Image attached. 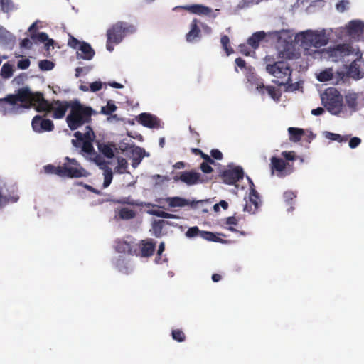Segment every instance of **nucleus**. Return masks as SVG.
<instances>
[{
    "mask_svg": "<svg viewBox=\"0 0 364 364\" xmlns=\"http://www.w3.org/2000/svg\"><path fill=\"white\" fill-rule=\"evenodd\" d=\"M91 67H83V68H77L76 71V77H79L81 73L87 74L91 70Z\"/></svg>",
    "mask_w": 364,
    "mask_h": 364,
    "instance_id": "53",
    "label": "nucleus"
},
{
    "mask_svg": "<svg viewBox=\"0 0 364 364\" xmlns=\"http://www.w3.org/2000/svg\"><path fill=\"white\" fill-rule=\"evenodd\" d=\"M333 70L331 68H327L317 74V79L320 82H327L332 80Z\"/></svg>",
    "mask_w": 364,
    "mask_h": 364,
    "instance_id": "35",
    "label": "nucleus"
},
{
    "mask_svg": "<svg viewBox=\"0 0 364 364\" xmlns=\"http://www.w3.org/2000/svg\"><path fill=\"white\" fill-rule=\"evenodd\" d=\"M137 246L136 255L144 257L151 256L155 249V243L151 240H141Z\"/></svg>",
    "mask_w": 364,
    "mask_h": 364,
    "instance_id": "22",
    "label": "nucleus"
},
{
    "mask_svg": "<svg viewBox=\"0 0 364 364\" xmlns=\"http://www.w3.org/2000/svg\"><path fill=\"white\" fill-rule=\"evenodd\" d=\"M139 122L144 127L149 128L159 127V119L154 115L148 113H142L139 117Z\"/></svg>",
    "mask_w": 364,
    "mask_h": 364,
    "instance_id": "23",
    "label": "nucleus"
},
{
    "mask_svg": "<svg viewBox=\"0 0 364 364\" xmlns=\"http://www.w3.org/2000/svg\"><path fill=\"white\" fill-rule=\"evenodd\" d=\"M200 38V29L198 26V20L194 18L190 24V31L186 36L189 43H193Z\"/></svg>",
    "mask_w": 364,
    "mask_h": 364,
    "instance_id": "25",
    "label": "nucleus"
},
{
    "mask_svg": "<svg viewBox=\"0 0 364 364\" xmlns=\"http://www.w3.org/2000/svg\"><path fill=\"white\" fill-rule=\"evenodd\" d=\"M38 66L42 70H51L54 68V63L48 60H43L38 63Z\"/></svg>",
    "mask_w": 364,
    "mask_h": 364,
    "instance_id": "42",
    "label": "nucleus"
},
{
    "mask_svg": "<svg viewBox=\"0 0 364 364\" xmlns=\"http://www.w3.org/2000/svg\"><path fill=\"white\" fill-rule=\"evenodd\" d=\"M201 170L205 173H209L213 171L212 167L207 163L203 162L200 165Z\"/></svg>",
    "mask_w": 364,
    "mask_h": 364,
    "instance_id": "56",
    "label": "nucleus"
},
{
    "mask_svg": "<svg viewBox=\"0 0 364 364\" xmlns=\"http://www.w3.org/2000/svg\"><path fill=\"white\" fill-rule=\"evenodd\" d=\"M36 94L28 89L23 88L15 94H10L4 98H0V112L3 115L17 114L23 108L29 106L34 107Z\"/></svg>",
    "mask_w": 364,
    "mask_h": 364,
    "instance_id": "3",
    "label": "nucleus"
},
{
    "mask_svg": "<svg viewBox=\"0 0 364 364\" xmlns=\"http://www.w3.org/2000/svg\"><path fill=\"white\" fill-rule=\"evenodd\" d=\"M11 38V34L9 31H6L4 27L0 25V42H4L9 40Z\"/></svg>",
    "mask_w": 364,
    "mask_h": 364,
    "instance_id": "45",
    "label": "nucleus"
},
{
    "mask_svg": "<svg viewBox=\"0 0 364 364\" xmlns=\"http://www.w3.org/2000/svg\"><path fill=\"white\" fill-rule=\"evenodd\" d=\"M223 177L225 183L234 184L240 178H242L243 171L240 167L229 168L224 171Z\"/></svg>",
    "mask_w": 364,
    "mask_h": 364,
    "instance_id": "20",
    "label": "nucleus"
},
{
    "mask_svg": "<svg viewBox=\"0 0 364 364\" xmlns=\"http://www.w3.org/2000/svg\"><path fill=\"white\" fill-rule=\"evenodd\" d=\"M362 53L360 56L357 58V55H351L350 58L348 59L347 61L352 60V63L349 67V75L351 77L358 80L364 75V67L361 66Z\"/></svg>",
    "mask_w": 364,
    "mask_h": 364,
    "instance_id": "16",
    "label": "nucleus"
},
{
    "mask_svg": "<svg viewBox=\"0 0 364 364\" xmlns=\"http://www.w3.org/2000/svg\"><path fill=\"white\" fill-rule=\"evenodd\" d=\"M327 58L333 62L345 60L346 58H350L351 55L360 56V51L358 48H354L349 44H338L337 46L328 47L321 50H314V58L318 56Z\"/></svg>",
    "mask_w": 364,
    "mask_h": 364,
    "instance_id": "5",
    "label": "nucleus"
},
{
    "mask_svg": "<svg viewBox=\"0 0 364 364\" xmlns=\"http://www.w3.org/2000/svg\"><path fill=\"white\" fill-rule=\"evenodd\" d=\"M335 33L340 39L347 36L358 41H364V21L352 20L345 26L337 28Z\"/></svg>",
    "mask_w": 364,
    "mask_h": 364,
    "instance_id": "8",
    "label": "nucleus"
},
{
    "mask_svg": "<svg viewBox=\"0 0 364 364\" xmlns=\"http://www.w3.org/2000/svg\"><path fill=\"white\" fill-rule=\"evenodd\" d=\"M247 179L250 185V188L248 196L244 198L245 204L243 210L250 214H255L259 208L260 200L257 193L252 187V182L249 178H247Z\"/></svg>",
    "mask_w": 364,
    "mask_h": 364,
    "instance_id": "14",
    "label": "nucleus"
},
{
    "mask_svg": "<svg viewBox=\"0 0 364 364\" xmlns=\"http://www.w3.org/2000/svg\"><path fill=\"white\" fill-rule=\"evenodd\" d=\"M181 8L189 11L191 14L207 16L210 18H215L218 16V10H213L211 8L203 4H192L181 6Z\"/></svg>",
    "mask_w": 364,
    "mask_h": 364,
    "instance_id": "15",
    "label": "nucleus"
},
{
    "mask_svg": "<svg viewBox=\"0 0 364 364\" xmlns=\"http://www.w3.org/2000/svg\"><path fill=\"white\" fill-rule=\"evenodd\" d=\"M200 236L206 240L214 242L218 241V237L210 232L201 231L200 232Z\"/></svg>",
    "mask_w": 364,
    "mask_h": 364,
    "instance_id": "44",
    "label": "nucleus"
},
{
    "mask_svg": "<svg viewBox=\"0 0 364 364\" xmlns=\"http://www.w3.org/2000/svg\"><path fill=\"white\" fill-rule=\"evenodd\" d=\"M289 139L294 142L300 141L304 134V131L300 128L289 127L288 129Z\"/></svg>",
    "mask_w": 364,
    "mask_h": 364,
    "instance_id": "32",
    "label": "nucleus"
},
{
    "mask_svg": "<svg viewBox=\"0 0 364 364\" xmlns=\"http://www.w3.org/2000/svg\"><path fill=\"white\" fill-rule=\"evenodd\" d=\"M201 231L199 230L198 228L196 226L190 228L187 232H186V236L187 237L191 238L200 235Z\"/></svg>",
    "mask_w": 364,
    "mask_h": 364,
    "instance_id": "47",
    "label": "nucleus"
},
{
    "mask_svg": "<svg viewBox=\"0 0 364 364\" xmlns=\"http://www.w3.org/2000/svg\"><path fill=\"white\" fill-rule=\"evenodd\" d=\"M34 108L38 112H46L52 113L55 119H60L65 114L68 107L70 111L66 121L68 127L74 130L88 122L92 114L95 112L90 107H87L78 101L67 102L54 101L49 103L44 100L43 95L36 93L34 95Z\"/></svg>",
    "mask_w": 364,
    "mask_h": 364,
    "instance_id": "1",
    "label": "nucleus"
},
{
    "mask_svg": "<svg viewBox=\"0 0 364 364\" xmlns=\"http://www.w3.org/2000/svg\"><path fill=\"white\" fill-rule=\"evenodd\" d=\"M145 151L140 147H134L132 149L133 162L132 166L136 168L144 156Z\"/></svg>",
    "mask_w": 364,
    "mask_h": 364,
    "instance_id": "31",
    "label": "nucleus"
},
{
    "mask_svg": "<svg viewBox=\"0 0 364 364\" xmlns=\"http://www.w3.org/2000/svg\"><path fill=\"white\" fill-rule=\"evenodd\" d=\"M240 53L249 55H250V51L248 50L247 46L246 45H240Z\"/></svg>",
    "mask_w": 364,
    "mask_h": 364,
    "instance_id": "62",
    "label": "nucleus"
},
{
    "mask_svg": "<svg viewBox=\"0 0 364 364\" xmlns=\"http://www.w3.org/2000/svg\"><path fill=\"white\" fill-rule=\"evenodd\" d=\"M30 65V60L28 58H22L18 60L17 66L19 69L26 70Z\"/></svg>",
    "mask_w": 364,
    "mask_h": 364,
    "instance_id": "50",
    "label": "nucleus"
},
{
    "mask_svg": "<svg viewBox=\"0 0 364 364\" xmlns=\"http://www.w3.org/2000/svg\"><path fill=\"white\" fill-rule=\"evenodd\" d=\"M284 197L286 200H291L295 197V195L293 192H286L284 193Z\"/></svg>",
    "mask_w": 364,
    "mask_h": 364,
    "instance_id": "64",
    "label": "nucleus"
},
{
    "mask_svg": "<svg viewBox=\"0 0 364 364\" xmlns=\"http://www.w3.org/2000/svg\"><path fill=\"white\" fill-rule=\"evenodd\" d=\"M129 249V245L127 242H119L116 246V250L119 252H126Z\"/></svg>",
    "mask_w": 364,
    "mask_h": 364,
    "instance_id": "54",
    "label": "nucleus"
},
{
    "mask_svg": "<svg viewBox=\"0 0 364 364\" xmlns=\"http://www.w3.org/2000/svg\"><path fill=\"white\" fill-rule=\"evenodd\" d=\"M266 34L264 31H258L255 33L247 40L248 45L253 49H256L259 46V42L265 37Z\"/></svg>",
    "mask_w": 364,
    "mask_h": 364,
    "instance_id": "29",
    "label": "nucleus"
},
{
    "mask_svg": "<svg viewBox=\"0 0 364 364\" xmlns=\"http://www.w3.org/2000/svg\"><path fill=\"white\" fill-rule=\"evenodd\" d=\"M117 164L114 167V171L118 173H124L127 172L128 168L127 161L122 157H117Z\"/></svg>",
    "mask_w": 364,
    "mask_h": 364,
    "instance_id": "34",
    "label": "nucleus"
},
{
    "mask_svg": "<svg viewBox=\"0 0 364 364\" xmlns=\"http://www.w3.org/2000/svg\"><path fill=\"white\" fill-rule=\"evenodd\" d=\"M358 95L355 92H349L346 95V102L348 106L355 109L358 105Z\"/></svg>",
    "mask_w": 364,
    "mask_h": 364,
    "instance_id": "33",
    "label": "nucleus"
},
{
    "mask_svg": "<svg viewBox=\"0 0 364 364\" xmlns=\"http://www.w3.org/2000/svg\"><path fill=\"white\" fill-rule=\"evenodd\" d=\"M211 156L218 160H220L223 157V154L219 150H212Z\"/></svg>",
    "mask_w": 364,
    "mask_h": 364,
    "instance_id": "58",
    "label": "nucleus"
},
{
    "mask_svg": "<svg viewBox=\"0 0 364 364\" xmlns=\"http://www.w3.org/2000/svg\"><path fill=\"white\" fill-rule=\"evenodd\" d=\"M322 105L332 114L337 115L342 111L343 97L334 87H329L321 95Z\"/></svg>",
    "mask_w": 364,
    "mask_h": 364,
    "instance_id": "7",
    "label": "nucleus"
},
{
    "mask_svg": "<svg viewBox=\"0 0 364 364\" xmlns=\"http://www.w3.org/2000/svg\"><path fill=\"white\" fill-rule=\"evenodd\" d=\"M237 223V220L235 217H228L226 219V225H236Z\"/></svg>",
    "mask_w": 364,
    "mask_h": 364,
    "instance_id": "59",
    "label": "nucleus"
},
{
    "mask_svg": "<svg viewBox=\"0 0 364 364\" xmlns=\"http://www.w3.org/2000/svg\"><path fill=\"white\" fill-rule=\"evenodd\" d=\"M99 151L106 157L111 159L114 156L117 148L111 144L100 143L98 144Z\"/></svg>",
    "mask_w": 364,
    "mask_h": 364,
    "instance_id": "28",
    "label": "nucleus"
},
{
    "mask_svg": "<svg viewBox=\"0 0 364 364\" xmlns=\"http://www.w3.org/2000/svg\"><path fill=\"white\" fill-rule=\"evenodd\" d=\"M115 264L117 268L124 274H128L133 269V266L129 263V262L124 255H120L116 260Z\"/></svg>",
    "mask_w": 364,
    "mask_h": 364,
    "instance_id": "27",
    "label": "nucleus"
},
{
    "mask_svg": "<svg viewBox=\"0 0 364 364\" xmlns=\"http://www.w3.org/2000/svg\"><path fill=\"white\" fill-rule=\"evenodd\" d=\"M323 136L326 139L331 141H337L339 142L347 141V136H341L338 134H335L327 131L323 132Z\"/></svg>",
    "mask_w": 364,
    "mask_h": 364,
    "instance_id": "38",
    "label": "nucleus"
},
{
    "mask_svg": "<svg viewBox=\"0 0 364 364\" xmlns=\"http://www.w3.org/2000/svg\"><path fill=\"white\" fill-rule=\"evenodd\" d=\"M104 83L101 81H95L90 84V91L95 92L102 88Z\"/></svg>",
    "mask_w": 364,
    "mask_h": 364,
    "instance_id": "49",
    "label": "nucleus"
},
{
    "mask_svg": "<svg viewBox=\"0 0 364 364\" xmlns=\"http://www.w3.org/2000/svg\"><path fill=\"white\" fill-rule=\"evenodd\" d=\"M172 337L174 340L179 342H182L185 338L184 333L178 329L172 331Z\"/></svg>",
    "mask_w": 364,
    "mask_h": 364,
    "instance_id": "48",
    "label": "nucleus"
},
{
    "mask_svg": "<svg viewBox=\"0 0 364 364\" xmlns=\"http://www.w3.org/2000/svg\"><path fill=\"white\" fill-rule=\"evenodd\" d=\"M281 154L288 161H294L296 159V155L294 151H282Z\"/></svg>",
    "mask_w": 364,
    "mask_h": 364,
    "instance_id": "51",
    "label": "nucleus"
},
{
    "mask_svg": "<svg viewBox=\"0 0 364 364\" xmlns=\"http://www.w3.org/2000/svg\"><path fill=\"white\" fill-rule=\"evenodd\" d=\"M180 180L188 186L194 185L200 181V174L196 172H183Z\"/></svg>",
    "mask_w": 364,
    "mask_h": 364,
    "instance_id": "26",
    "label": "nucleus"
},
{
    "mask_svg": "<svg viewBox=\"0 0 364 364\" xmlns=\"http://www.w3.org/2000/svg\"><path fill=\"white\" fill-rule=\"evenodd\" d=\"M119 22L115 23L111 28L107 31V38L109 41H113L114 43H119L124 37L122 29H119Z\"/></svg>",
    "mask_w": 364,
    "mask_h": 364,
    "instance_id": "24",
    "label": "nucleus"
},
{
    "mask_svg": "<svg viewBox=\"0 0 364 364\" xmlns=\"http://www.w3.org/2000/svg\"><path fill=\"white\" fill-rule=\"evenodd\" d=\"M117 109L114 102L112 100L107 102L106 106L102 107L101 112L105 114H110Z\"/></svg>",
    "mask_w": 364,
    "mask_h": 364,
    "instance_id": "41",
    "label": "nucleus"
},
{
    "mask_svg": "<svg viewBox=\"0 0 364 364\" xmlns=\"http://www.w3.org/2000/svg\"><path fill=\"white\" fill-rule=\"evenodd\" d=\"M19 199L18 191L16 186H8L6 181L0 178V208L9 203H16Z\"/></svg>",
    "mask_w": 364,
    "mask_h": 364,
    "instance_id": "10",
    "label": "nucleus"
},
{
    "mask_svg": "<svg viewBox=\"0 0 364 364\" xmlns=\"http://www.w3.org/2000/svg\"><path fill=\"white\" fill-rule=\"evenodd\" d=\"M272 37L277 38L279 43H284V48L281 51L284 57H290L291 49V41L294 35L291 30L282 29L272 33Z\"/></svg>",
    "mask_w": 364,
    "mask_h": 364,
    "instance_id": "12",
    "label": "nucleus"
},
{
    "mask_svg": "<svg viewBox=\"0 0 364 364\" xmlns=\"http://www.w3.org/2000/svg\"><path fill=\"white\" fill-rule=\"evenodd\" d=\"M270 168L272 175H276L278 177H284L292 173V168L289 163L276 156L271 158Z\"/></svg>",
    "mask_w": 364,
    "mask_h": 364,
    "instance_id": "13",
    "label": "nucleus"
},
{
    "mask_svg": "<svg viewBox=\"0 0 364 364\" xmlns=\"http://www.w3.org/2000/svg\"><path fill=\"white\" fill-rule=\"evenodd\" d=\"M31 124L33 131L38 133L50 132L53 129V124L50 119H44L38 115L33 117Z\"/></svg>",
    "mask_w": 364,
    "mask_h": 364,
    "instance_id": "18",
    "label": "nucleus"
},
{
    "mask_svg": "<svg viewBox=\"0 0 364 364\" xmlns=\"http://www.w3.org/2000/svg\"><path fill=\"white\" fill-rule=\"evenodd\" d=\"M44 171L48 174H55L62 176V166H54L51 164L46 165L43 167Z\"/></svg>",
    "mask_w": 364,
    "mask_h": 364,
    "instance_id": "39",
    "label": "nucleus"
},
{
    "mask_svg": "<svg viewBox=\"0 0 364 364\" xmlns=\"http://www.w3.org/2000/svg\"><path fill=\"white\" fill-rule=\"evenodd\" d=\"M162 221L154 222L152 226V233L156 237H160L162 231Z\"/></svg>",
    "mask_w": 364,
    "mask_h": 364,
    "instance_id": "43",
    "label": "nucleus"
},
{
    "mask_svg": "<svg viewBox=\"0 0 364 364\" xmlns=\"http://www.w3.org/2000/svg\"><path fill=\"white\" fill-rule=\"evenodd\" d=\"M294 40L309 54L314 55V50L311 48L318 50L320 48L326 46L329 41V34L324 28L307 29L297 33Z\"/></svg>",
    "mask_w": 364,
    "mask_h": 364,
    "instance_id": "4",
    "label": "nucleus"
},
{
    "mask_svg": "<svg viewBox=\"0 0 364 364\" xmlns=\"http://www.w3.org/2000/svg\"><path fill=\"white\" fill-rule=\"evenodd\" d=\"M38 21L34 22L28 28V31L31 33V38L33 41L46 43V48L48 50H50V47L53 48V41L49 39L46 33H36L38 29Z\"/></svg>",
    "mask_w": 364,
    "mask_h": 364,
    "instance_id": "17",
    "label": "nucleus"
},
{
    "mask_svg": "<svg viewBox=\"0 0 364 364\" xmlns=\"http://www.w3.org/2000/svg\"><path fill=\"white\" fill-rule=\"evenodd\" d=\"M0 9L3 12L8 13L14 9V4L11 0H0Z\"/></svg>",
    "mask_w": 364,
    "mask_h": 364,
    "instance_id": "40",
    "label": "nucleus"
},
{
    "mask_svg": "<svg viewBox=\"0 0 364 364\" xmlns=\"http://www.w3.org/2000/svg\"><path fill=\"white\" fill-rule=\"evenodd\" d=\"M361 142V140L360 138L358 137H353L352 139H350V141H349V146L351 148V149H355L356 148Z\"/></svg>",
    "mask_w": 364,
    "mask_h": 364,
    "instance_id": "52",
    "label": "nucleus"
},
{
    "mask_svg": "<svg viewBox=\"0 0 364 364\" xmlns=\"http://www.w3.org/2000/svg\"><path fill=\"white\" fill-rule=\"evenodd\" d=\"M134 212L129 208H122L115 210V218L122 220H129L134 217Z\"/></svg>",
    "mask_w": 364,
    "mask_h": 364,
    "instance_id": "30",
    "label": "nucleus"
},
{
    "mask_svg": "<svg viewBox=\"0 0 364 364\" xmlns=\"http://www.w3.org/2000/svg\"><path fill=\"white\" fill-rule=\"evenodd\" d=\"M119 29H122L124 36L136 31V27L134 25L126 22H119Z\"/></svg>",
    "mask_w": 364,
    "mask_h": 364,
    "instance_id": "36",
    "label": "nucleus"
},
{
    "mask_svg": "<svg viewBox=\"0 0 364 364\" xmlns=\"http://www.w3.org/2000/svg\"><path fill=\"white\" fill-rule=\"evenodd\" d=\"M68 46L77 50V58L78 59L90 60L95 55V50L88 43L80 41L71 35H69Z\"/></svg>",
    "mask_w": 364,
    "mask_h": 364,
    "instance_id": "9",
    "label": "nucleus"
},
{
    "mask_svg": "<svg viewBox=\"0 0 364 364\" xmlns=\"http://www.w3.org/2000/svg\"><path fill=\"white\" fill-rule=\"evenodd\" d=\"M201 26L205 33L210 35L212 33V29L208 25L205 23H202Z\"/></svg>",
    "mask_w": 364,
    "mask_h": 364,
    "instance_id": "63",
    "label": "nucleus"
},
{
    "mask_svg": "<svg viewBox=\"0 0 364 364\" xmlns=\"http://www.w3.org/2000/svg\"><path fill=\"white\" fill-rule=\"evenodd\" d=\"M347 6L348 2L341 1L336 4V7L338 11L343 12L346 9Z\"/></svg>",
    "mask_w": 364,
    "mask_h": 364,
    "instance_id": "55",
    "label": "nucleus"
},
{
    "mask_svg": "<svg viewBox=\"0 0 364 364\" xmlns=\"http://www.w3.org/2000/svg\"><path fill=\"white\" fill-rule=\"evenodd\" d=\"M266 70L274 77V82L279 85H289L291 82L292 70L287 62L278 61L267 64Z\"/></svg>",
    "mask_w": 364,
    "mask_h": 364,
    "instance_id": "6",
    "label": "nucleus"
},
{
    "mask_svg": "<svg viewBox=\"0 0 364 364\" xmlns=\"http://www.w3.org/2000/svg\"><path fill=\"white\" fill-rule=\"evenodd\" d=\"M149 213L151 215H156L158 217H161V218H165V217L167 216L166 215V212L160 210H151Z\"/></svg>",
    "mask_w": 364,
    "mask_h": 364,
    "instance_id": "57",
    "label": "nucleus"
},
{
    "mask_svg": "<svg viewBox=\"0 0 364 364\" xmlns=\"http://www.w3.org/2000/svg\"><path fill=\"white\" fill-rule=\"evenodd\" d=\"M255 90L261 95L267 93L273 100L278 102L281 97V91L271 86H264L262 82L257 81L255 83Z\"/></svg>",
    "mask_w": 364,
    "mask_h": 364,
    "instance_id": "19",
    "label": "nucleus"
},
{
    "mask_svg": "<svg viewBox=\"0 0 364 364\" xmlns=\"http://www.w3.org/2000/svg\"><path fill=\"white\" fill-rule=\"evenodd\" d=\"M31 45H32L31 41L28 38L23 39L22 41V42L21 43V46L23 48H31Z\"/></svg>",
    "mask_w": 364,
    "mask_h": 364,
    "instance_id": "60",
    "label": "nucleus"
},
{
    "mask_svg": "<svg viewBox=\"0 0 364 364\" xmlns=\"http://www.w3.org/2000/svg\"><path fill=\"white\" fill-rule=\"evenodd\" d=\"M14 67L9 63H5L1 68V76L4 79L10 78L14 74Z\"/></svg>",
    "mask_w": 364,
    "mask_h": 364,
    "instance_id": "37",
    "label": "nucleus"
},
{
    "mask_svg": "<svg viewBox=\"0 0 364 364\" xmlns=\"http://www.w3.org/2000/svg\"><path fill=\"white\" fill-rule=\"evenodd\" d=\"M170 208H183L186 206H193L199 201L191 200L181 197H168L164 199Z\"/></svg>",
    "mask_w": 364,
    "mask_h": 364,
    "instance_id": "21",
    "label": "nucleus"
},
{
    "mask_svg": "<svg viewBox=\"0 0 364 364\" xmlns=\"http://www.w3.org/2000/svg\"><path fill=\"white\" fill-rule=\"evenodd\" d=\"M75 136L76 137V139H73L72 144L75 147L81 148V151L82 152L83 156L90 160H92L95 164L103 171L102 175L104 180L102 187L104 188H107L112 181L113 173L112 169L107 167L106 163L102 159V158L96 155L94 152L92 144L95 139L93 131L90 127L87 126L84 132L79 131L76 132L75 133Z\"/></svg>",
    "mask_w": 364,
    "mask_h": 364,
    "instance_id": "2",
    "label": "nucleus"
},
{
    "mask_svg": "<svg viewBox=\"0 0 364 364\" xmlns=\"http://www.w3.org/2000/svg\"><path fill=\"white\" fill-rule=\"evenodd\" d=\"M65 160V162L62 165V176L80 178L89 175L75 159L66 157Z\"/></svg>",
    "mask_w": 364,
    "mask_h": 364,
    "instance_id": "11",
    "label": "nucleus"
},
{
    "mask_svg": "<svg viewBox=\"0 0 364 364\" xmlns=\"http://www.w3.org/2000/svg\"><path fill=\"white\" fill-rule=\"evenodd\" d=\"M324 112V109L322 107H318L311 110V114L315 116H318Z\"/></svg>",
    "mask_w": 364,
    "mask_h": 364,
    "instance_id": "61",
    "label": "nucleus"
},
{
    "mask_svg": "<svg viewBox=\"0 0 364 364\" xmlns=\"http://www.w3.org/2000/svg\"><path fill=\"white\" fill-rule=\"evenodd\" d=\"M221 43L227 53V55H230L232 53V50L230 49L228 46V45L229 43V38L227 36H223L221 38Z\"/></svg>",
    "mask_w": 364,
    "mask_h": 364,
    "instance_id": "46",
    "label": "nucleus"
}]
</instances>
